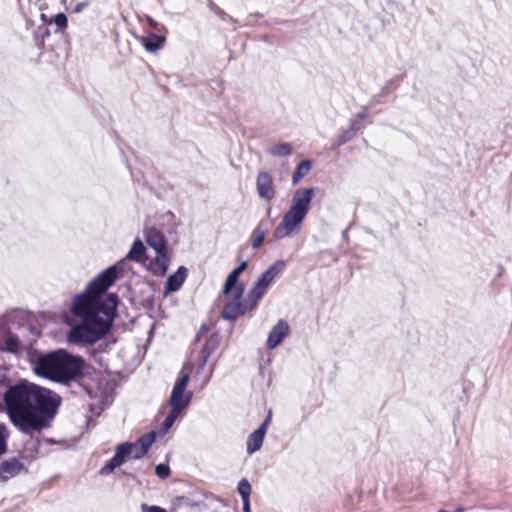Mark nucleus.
Segmentation results:
<instances>
[{"mask_svg":"<svg viewBox=\"0 0 512 512\" xmlns=\"http://www.w3.org/2000/svg\"><path fill=\"white\" fill-rule=\"evenodd\" d=\"M142 512H167L164 508L155 505L142 504L141 505Z\"/></svg>","mask_w":512,"mask_h":512,"instance_id":"nucleus-35","label":"nucleus"},{"mask_svg":"<svg viewBox=\"0 0 512 512\" xmlns=\"http://www.w3.org/2000/svg\"><path fill=\"white\" fill-rule=\"evenodd\" d=\"M155 473L158 477L164 479L169 476L170 468L166 464H159L156 466Z\"/></svg>","mask_w":512,"mask_h":512,"instance_id":"nucleus-32","label":"nucleus"},{"mask_svg":"<svg viewBox=\"0 0 512 512\" xmlns=\"http://www.w3.org/2000/svg\"><path fill=\"white\" fill-rule=\"evenodd\" d=\"M147 22L148 24L156 31L158 32H166L167 29L164 25L162 24H159L158 22H156L154 19H152L151 17H147Z\"/></svg>","mask_w":512,"mask_h":512,"instance_id":"nucleus-34","label":"nucleus"},{"mask_svg":"<svg viewBox=\"0 0 512 512\" xmlns=\"http://www.w3.org/2000/svg\"><path fill=\"white\" fill-rule=\"evenodd\" d=\"M244 286H239L228 295H224L225 302L221 317L227 321H234L238 317L253 311L247 298L243 299Z\"/></svg>","mask_w":512,"mask_h":512,"instance_id":"nucleus-6","label":"nucleus"},{"mask_svg":"<svg viewBox=\"0 0 512 512\" xmlns=\"http://www.w3.org/2000/svg\"><path fill=\"white\" fill-rule=\"evenodd\" d=\"M54 23L60 29L66 28L68 23L66 15L64 13H58L54 18Z\"/></svg>","mask_w":512,"mask_h":512,"instance_id":"nucleus-33","label":"nucleus"},{"mask_svg":"<svg viewBox=\"0 0 512 512\" xmlns=\"http://www.w3.org/2000/svg\"><path fill=\"white\" fill-rule=\"evenodd\" d=\"M266 235V230L262 229L260 226L256 227L252 232V242L251 245L254 249H258L262 246Z\"/></svg>","mask_w":512,"mask_h":512,"instance_id":"nucleus-27","label":"nucleus"},{"mask_svg":"<svg viewBox=\"0 0 512 512\" xmlns=\"http://www.w3.org/2000/svg\"><path fill=\"white\" fill-rule=\"evenodd\" d=\"M269 423H270V415L267 416V418L263 421V423L260 425V427L258 429H263V433L266 434Z\"/></svg>","mask_w":512,"mask_h":512,"instance_id":"nucleus-38","label":"nucleus"},{"mask_svg":"<svg viewBox=\"0 0 512 512\" xmlns=\"http://www.w3.org/2000/svg\"><path fill=\"white\" fill-rule=\"evenodd\" d=\"M6 429L3 425H0V457L6 452L7 443H6Z\"/></svg>","mask_w":512,"mask_h":512,"instance_id":"nucleus-31","label":"nucleus"},{"mask_svg":"<svg viewBox=\"0 0 512 512\" xmlns=\"http://www.w3.org/2000/svg\"><path fill=\"white\" fill-rule=\"evenodd\" d=\"M368 112L366 109H363L360 113H358L355 117L358 118L361 122L367 117Z\"/></svg>","mask_w":512,"mask_h":512,"instance_id":"nucleus-40","label":"nucleus"},{"mask_svg":"<svg viewBox=\"0 0 512 512\" xmlns=\"http://www.w3.org/2000/svg\"><path fill=\"white\" fill-rule=\"evenodd\" d=\"M24 468L22 462L17 458H11L0 464V480L7 481L16 476Z\"/></svg>","mask_w":512,"mask_h":512,"instance_id":"nucleus-11","label":"nucleus"},{"mask_svg":"<svg viewBox=\"0 0 512 512\" xmlns=\"http://www.w3.org/2000/svg\"><path fill=\"white\" fill-rule=\"evenodd\" d=\"M155 439H156V435L154 432H149L143 436H141L138 441H137V444L141 445V447L145 450V452L147 453L149 448L152 446V444L155 442Z\"/></svg>","mask_w":512,"mask_h":512,"instance_id":"nucleus-28","label":"nucleus"},{"mask_svg":"<svg viewBox=\"0 0 512 512\" xmlns=\"http://www.w3.org/2000/svg\"><path fill=\"white\" fill-rule=\"evenodd\" d=\"M119 269L110 266L99 273L86 290L74 298L71 311L81 319L69 333L71 343L93 344L106 335L112 326L117 308V296L106 294L118 278Z\"/></svg>","mask_w":512,"mask_h":512,"instance_id":"nucleus-1","label":"nucleus"},{"mask_svg":"<svg viewBox=\"0 0 512 512\" xmlns=\"http://www.w3.org/2000/svg\"><path fill=\"white\" fill-rule=\"evenodd\" d=\"M85 5H86L85 3L77 4L76 7H75V12H77V13L81 12L83 10V8L85 7Z\"/></svg>","mask_w":512,"mask_h":512,"instance_id":"nucleus-42","label":"nucleus"},{"mask_svg":"<svg viewBox=\"0 0 512 512\" xmlns=\"http://www.w3.org/2000/svg\"><path fill=\"white\" fill-rule=\"evenodd\" d=\"M267 290L268 288L266 286L256 282L254 286L248 291L246 298L249 301L250 307H252L253 310L257 307L259 301L266 294Z\"/></svg>","mask_w":512,"mask_h":512,"instance_id":"nucleus-21","label":"nucleus"},{"mask_svg":"<svg viewBox=\"0 0 512 512\" xmlns=\"http://www.w3.org/2000/svg\"><path fill=\"white\" fill-rule=\"evenodd\" d=\"M119 447L125 456V460L127 458L140 459L146 454L145 450L141 447V445L137 444V442H125L120 444Z\"/></svg>","mask_w":512,"mask_h":512,"instance_id":"nucleus-18","label":"nucleus"},{"mask_svg":"<svg viewBox=\"0 0 512 512\" xmlns=\"http://www.w3.org/2000/svg\"><path fill=\"white\" fill-rule=\"evenodd\" d=\"M20 349V340L18 336L9 334L4 340L3 350L8 352H18Z\"/></svg>","mask_w":512,"mask_h":512,"instance_id":"nucleus-25","label":"nucleus"},{"mask_svg":"<svg viewBox=\"0 0 512 512\" xmlns=\"http://www.w3.org/2000/svg\"><path fill=\"white\" fill-rule=\"evenodd\" d=\"M285 262L282 260L276 261L273 265H271L267 270H265L260 278L257 280L259 284H262L266 286L267 288L270 287L274 279L277 277V275L284 269Z\"/></svg>","mask_w":512,"mask_h":512,"instance_id":"nucleus-14","label":"nucleus"},{"mask_svg":"<svg viewBox=\"0 0 512 512\" xmlns=\"http://www.w3.org/2000/svg\"><path fill=\"white\" fill-rule=\"evenodd\" d=\"M187 273L188 270L184 266H180L174 274L170 275L166 281L164 294L168 295L178 291L183 285L187 277Z\"/></svg>","mask_w":512,"mask_h":512,"instance_id":"nucleus-12","label":"nucleus"},{"mask_svg":"<svg viewBox=\"0 0 512 512\" xmlns=\"http://www.w3.org/2000/svg\"><path fill=\"white\" fill-rule=\"evenodd\" d=\"M268 153L275 157L289 156L292 153V147L286 142L277 143L269 148Z\"/></svg>","mask_w":512,"mask_h":512,"instance_id":"nucleus-24","label":"nucleus"},{"mask_svg":"<svg viewBox=\"0 0 512 512\" xmlns=\"http://www.w3.org/2000/svg\"><path fill=\"white\" fill-rule=\"evenodd\" d=\"M312 166L311 161L304 160L302 161L295 169V171L292 174V184L296 185L298 184L302 178H304L310 171Z\"/></svg>","mask_w":512,"mask_h":512,"instance_id":"nucleus-23","label":"nucleus"},{"mask_svg":"<svg viewBox=\"0 0 512 512\" xmlns=\"http://www.w3.org/2000/svg\"><path fill=\"white\" fill-rule=\"evenodd\" d=\"M360 128H361V121L358 118L354 117L351 120L349 130L354 134Z\"/></svg>","mask_w":512,"mask_h":512,"instance_id":"nucleus-36","label":"nucleus"},{"mask_svg":"<svg viewBox=\"0 0 512 512\" xmlns=\"http://www.w3.org/2000/svg\"><path fill=\"white\" fill-rule=\"evenodd\" d=\"M219 345V337L216 334L211 335L206 341L199 355V368H203L210 355Z\"/></svg>","mask_w":512,"mask_h":512,"instance_id":"nucleus-15","label":"nucleus"},{"mask_svg":"<svg viewBox=\"0 0 512 512\" xmlns=\"http://www.w3.org/2000/svg\"><path fill=\"white\" fill-rule=\"evenodd\" d=\"M125 462V456L121 451L119 445L116 448L114 456L103 466L99 474L102 476L109 475L112 473L117 467L121 466Z\"/></svg>","mask_w":512,"mask_h":512,"instance_id":"nucleus-17","label":"nucleus"},{"mask_svg":"<svg viewBox=\"0 0 512 512\" xmlns=\"http://www.w3.org/2000/svg\"><path fill=\"white\" fill-rule=\"evenodd\" d=\"M84 360L80 356H73L63 349L40 355L33 362V371L38 376L51 381L68 384L81 375Z\"/></svg>","mask_w":512,"mask_h":512,"instance_id":"nucleus-3","label":"nucleus"},{"mask_svg":"<svg viewBox=\"0 0 512 512\" xmlns=\"http://www.w3.org/2000/svg\"><path fill=\"white\" fill-rule=\"evenodd\" d=\"M267 290L268 288L266 286L256 282L254 286L248 291L246 298L249 301L250 307H252L253 310L257 307L259 301L266 294Z\"/></svg>","mask_w":512,"mask_h":512,"instance_id":"nucleus-20","label":"nucleus"},{"mask_svg":"<svg viewBox=\"0 0 512 512\" xmlns=\"http://www.w3.org/2000/svg\"><path fill=\"white\" fill-rule=\"evenodd\" d=\"M237 490L242 499L249 498L251 493V485L246 479H242L238 483Z\"/></svg>","mask_w":512,"mask_h":512,"instance_id":"nucleus-29","label":"nucleus"},{"mask_svg":"<svg viewBox=\"0 0 512 512\" xmlns=\"http://www.w3.org/2000/svg\"><path fill=\"white\" fill-rule=\"evenodd\" d=\"M246 268L247 262L243 261L229 273L223 286V295H228L232 291V289H236L239 286H243L242 284L238 283V278L240 274L243 271H245Z\"/></svg>","mask_w":512,"mask_h":512,"instance_id":"nucleus-13","label":"nucleus"},{"mask_svg":"<svg viewBox=\"0 0 512 512\" xmlns=\"http://www.w3.org/2000/svg\"><path fill=\"white\" fill-rule=\"evenodd\" d=\"M189 380V374L181 370L179 378L174 383L169 399V404L172 409L183 412L190 404L193 393L186 391Z\"/></svg>","mask_w":512,"mask_h":512,"instance_id":"nucleus-7","label":"nucleus"},{"mask_svg":"<svg viewBox=\"0 0 512 512\" xmlns=\"http://www.w3.org/2000/svg\"><path fill=\"white\" fill-rule=\"evenodd\" d=\"M205 331H207V326L206 325H202V327L200 328L199 332L196 335V341H200L201 335Z\"/></svg>","mask_w":512,"mask_h":512,"instance_id":"nucleus-41","label":"nucleus"},{"mask_svg":"<svg viewBox=\"0 0 512 512\" xmlns=\"http://www.w3.org/2000/svg\"><path fill=\"white\" fill-rule=\"evenodd\" d=\"M125 462V456L121 451L119 445L116 448L114 456L103 466L99 474L102 476L109 475L112 473L117 467L121 466Z\"/></svg>","mask_w":512,"mask_h":512,"instance_id":"nucleus-16","label":"nucleus"},{"mask_svg":"<svg viewBox=\"0 0 512 512\" xmlns=\"http://www.w3.org/2000/svg\"><path fill=\"white\" fill-rule=\"evenodd\" d=\"M214 12H215V14H216V15H218V16H219L222 20H224V21H228V20L232 21V20H233V19H232V17H231V16H229V15H228L224 10H222L221 8L216 7V8L214 9Z\"/></svg>","mask_w":512,"mask_h":512,"instance_id":"nucleus-37","label":"nucleus"},{"mask_svg":"<svg viewBox=\"0 0 512 512\" xmlns=\"http://www.w3.org/2000/svg\"><path fill=\"white\" fill-rule=\"evenodd\" d=\"M146 242L157 254L155 265L159 275L166 274L170 265V256L167 253L166 239L161 231L155 227L145 230Z\"/></svg>","mask_w":512,"mask_h":512,"instance_id":"nucleus-5","label":"nucleus"},{"mask_svg":"<svg viewBox=\"0 0 512 512\" xmlns=\"http://www.w3.org/2000/svg\"><path fill=\"white\" fill-rule=\"evenodd\" d=\"M242 502H243V511H244V512H250V502H249V498L242 499Z\"/></svg>","mask_w":512,"mask_h":512,"instance_id":"nucleus-39","label":"nucleus"},{"mask_svg":"<svg viewBox=\"0 0 512 512\" xmlns=\"http://www.w3.org/2000/svg\"><path fill=\"white\" fill-rule=\"evenodd\" d=\"M3 400L12 424L25 434L48 427L62 401L57 393L27 380L10 385Z\"/></svg>","mask_w":512,"mask_h":512,"instance_id":"nucleus-2","label":"nucleus"},{"mask_svg":"<svg viewBox=\"0 0 512 512\" xmlns=\"http://www.w3.org/2000/svg\"><path fill=\"white\" fill-rule=\"evenodd\" d=\"M264 437L265 433H263V429H256L249 435L247 439V453L249 455L260 450L264 441Z\"/></svg>","mask_w":512,"mask_h":512,"instance_id":"nucleus-19","label":"nucleus"},{"mask_svg":"<svg viewBox=\"0 0 512 512\" xmlns=\"http://www.w3.org/2000/svg\"><path fill=\"white\" fill-rule=\"evenodd\" d=\"M289 333V325L284 320H279L270 331L267 338V347L276 348Z\"/></svg>","mask_w":512,"mask_h":512,"instance_id":"nucleus-9","label":"nucleus"},{"mask_svg":"<svg viewBox=\"0 0 512 512\" xmlns=\"http://www.w3.org/2000/svg\"><path fill=\"white\" fill-rule=\"evenodd\" d=\"M182 412L172 409L166 416L165 420L162 423L161 429L163 433H166L175 423V421L178 419V417L181 415Z\"/></svg>","mask_w":512,"mask_h":512,"instance_id":"nucleus-26","label":"nucleus"},{"mask_svg":"<svg viewBox=\"0 0 512 512\" xmlns=\"http://www.w3.org/2000/svg\"><path fill=\"white\" fill-rule=\"evenodd\" d=\"M314 194V188L297 189L293 193L289 209L274 229L273 236L275 239L281 240L291 237L300 231L302 223L311 208Z\"/></svg>","mask_w":512,"mask_h":512,"instance_id":"nucleus-4","label":"nucleus"},{"mask_svg":"<svg viewBox=\"0 0 512 512\" xmlns=\"http://www.w3.org/2000/svg\"><path fill=\"white\" fill-rule=\"evenodd\" d=\"M256 190L258 196L264 200H272L276 196V190L274 187L272 176L266 172L261 171L256 177Z\"/></svg>","mask_w":512,"mask_h":512,"instance_id":"nucleus-8","label":"nucleus"},{"mask_svg":"<svg viewBox=\"0 0 512 512\" xmlns=\"http://www.w3.org/2000/svg\"><path fill=\"white\" fill-rule=\"evenodd\" d=\"M454 512H464V509L462 507H458Z\"/></svg>","mask_w":512,"mask_h":512,"instance_id":"nucleus-43","label":"nucleus"},{"mask_svg":"<svg viewBox=\"0 0 512 512\" xmlns=\"http://www.w3.org/2000/svg\"><path fill=\"white\" fill-rule=\"evenodd\" d=\"M353 136V133L348 129L346 131H344L338 138L337 140L335 141L334 143V147H339L343 144H345L346 142H348L349 140H351Z\"/></svg>","mask_w":512,"mask_h":512,"instance_id":"nucleus-30","label":"nucleus"},{"mask_svg":"<svg viewBox=\"0 0 512 512\" xmlns=\"http://www.w3.org/2000/svg\"><path fill=\"white\" fill-rule=\"evenodd\" d=\"M138 41L142 44L147 52L156 53L164 47L166 37L149 33L146 36L138 37Z\"/></svg>","mask_w":512,"mask_h":512,"instance_id":"nucleus-10","label":"nucleus"},{"mask_svg":"<svg viewBox=\"0 0 512 512\" xmlns=\"http://www.w3.org/2000/svg\"><path fill=\"white\" fill-rule=\"evenodd\" d=\"M146 248L140 239H136L127 254V259L135 262H143L145 259Z\"/></svg>","mask_w":512,"mask_h":512,"instance_id":"nucleus-22","label":"nucleus"}]
</instances>
